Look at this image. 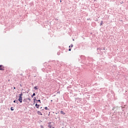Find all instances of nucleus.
I'll list each match as a JSON object with an SVG mask.
<instances>
[{"instance_id": "nucleus-15", "label": "nucleus", "mask_w": 128, "mask_h": 128, "mask_svg": "<svg viewBox=\"0 0 128 128\" xmlns=\"http://www.w3.org/2000/svg\"><path fill=\"white\" fill-rule=\"evenodd\" d=\"M68 50H69V52H70V50H72V49L71 48H69Z\"/></svg>"}, {"instance_id": "nucleus-6", "label": "nucleus", "mask_w": 128, "mask_h": 128, "mask_svg": "<svg viewBox=\"0 0 128 128\" xmlns=\"http://www.w3.org/2000/svg\"><path fill=\"white\" fill-rule=\"evenodd\" d=\"M18 96H22V93L20 92V94L19 92L18 93Z\"/></svg>"}, {"instance_id": "nucleus-13", "label": "nucleus", "mask_w": 128, "mask_h": 128, "mask_svg": "<svg viewBox=\"0 0 128 128\" xmlns=\"http://www.w3.org/2000/svg\"><path fill=\"white\" fill-rule=\"evenodd\" d=\"M10 110H14V108H12V107H11Z\"/></svg>"}, {"instance_id": "nucleus-16", "label": "nucleus", "mask_w": 128, "mask_h": 128, "mask_svg": "<svg viewBox=\"0 0 128 128\" xmlns=\"http://www.w3.org/2000/svg\"><path fill=\"white\" fill-rule=\"evenodd\" d=\"M38 102H40V100H38Z\"/></svg>"}, {"instance_id": "nucleus-11", "label": "nucleus", "mask_w": 128, "mask_h": 128, "mask_svg": "<svg viewBox=\"0 0 128 128\" xmlns=\"http://www.w3.org/2000/svg\"><path fill=\"white\" fill-rule=\"evenodd\" d=\"M45 110H48V107H45Z\"/></svg>"}, {"instance_id": "nucleus-2", "label": "nucleus", "mask_w": 128, "mask_h": 128, "mask_svg": "<svg viewBox=\"0 0 128 128\" xmlns=\"http://www.w3.org/2000/svg\"><path fill=\"white\" fill-rule=\"evenodd\" d=\"M0 70H4V66L0 65Z\"/></svg>"}, {"instance_id": "nucleus-20", "label": "nucleus", "mask_w": 128, "mask_h": 128, "mask_svg": "<svg viewBox=\"0 0 128 128\" xmlns=\"http://www.w3.org/2000/svg\"><path fill=\"white\" fill-rule=\"evenodd\" d=\"M73 40H74V39H73Z\"/></svg>"}, {"instance_id": "nucleus-7", "label": "nucleus", "mask_w": 128, "mask_h": 128, "mask_svg": "<svg viewBox=\"0 0 128 128\" xmlns=\"http://www.w3.org/2000/svg\"><path fill=\"white\" fill-rule=\"evenodd\" d=\"M60 114H66V113H64V111H62V110H61V111H60Z\"/></svg>"}, {"instance_id": "nucleus-3", "label": "nucleus", "mask_w": 128, "mask_h": 128, "mask_svg": "<svg viewBox=\"0 0 128 128\" xmlns=\"http://www.w3.org/2000/svg\"><path fill=\"white\" fill-rule=\"evenodd\" d=\"M37 113L39 116H42V112L40 111H38Z\"/></svg>"}, {"instance_id": "nucleus-5", "label": "nucleus", "mask_w": 128, "mask_h": 128, "mask_svg": "<svg viewBox=\"0 0 128 128\" xmlns=\"http://www.w3.org/2000/svg\"><path fill=\"white\" fill-rule=\"evenodd\" d=\"M52 123H49L48 128H52Z\"/></svg>"}, {"instance_id": "nucleus-19", "label": "nucleus", "mask_w": 128, "mask_h": 128, "mask_svg": "<svg viewBox=\"0 0 128 128\" xmlns=\"http://www.w3.org/2000/svg\"><path fill=\"white\" fill-rule=\"evenodd\" d=\"M60 2H62V0H60Z\"/></svg>"}, {"instance_id": "nucleus-17", "label": "nucleus", "mask_w": 128, "mask_h": 128, "mask_svg": "<svg viewBox=\"0 0 128 128\" xmlns=\"http://www.w3.org/2000/svg\"><path fill=\"white\" fill-rule=\"evenodd\" d=\"M14 90H16V87H14Z\"/></svg>"}, {"instance_id": "nucleus-18", "label": "nucleus", "mask_w": 128, "mask_h": 128, "mask_svg": "<svg viewBox=\"0 0 128 128\" xmlns=\"http://www.w3.org/2000/svg\"><path fill=\"white\" fill-rule=\"evenodd\" d=\"M102 23H101V24H100V26H102Z\"/></svg>"}, {"instance_id": "nucleus-14", "label": "nucleus", "mask_w": 128, "mask_h": 128, "mask_svg": "<svg viewBox=\"0 0 128 128\" xmlns=\"http://www.w3.org/2000/svg\"><path fill=\"white\" fill-rule=\"evenodd\" d=\"M70 46L71 48H72V46H74V45H72V44H71Z\"/></svg>"}, {"instance_id": "nucleus-9", "label": "nucleus", "mask_w": 128, "mask_h": 128, "mask_svg": "<svg viewBox=\"0 0 128 128\" xmlns=\"http://www.w3.org/2000/svg\"><path fill=\"white\" fill-rule=\"evenodd\" d=\"M18 100H15L14 101V102H16V104H18Z\"/></svg>"}, {"instance_id": "nucleus-10", "label": "nucleus", "mask_w": 128, "mask_h": 128, "mask_svg": "<svg viewBox=\"0 0 128 128\" xmlns=\"http://www.w3.org/2000/svg\"><path fill=\"white\" fill-rule=\"evenodd\" d=\"M34 90H38V87L36 86L34 87Z\"/></svg>"}, {"instance_id": "nucleus-22", "label": "nucleus", "mask_w": 128, "mask_h": 128, "mask_svg": "<svg viewBox=\"0 0 128 128\" xmlns=\"http://www.w3.org/2000/svg\"><path fill=\"white\" fill-rule=\"evenodd\" d=\"M52 128H54V127H52Z\"/></svg>"}, {"instance_id": "nucleus-4", "label": "nucleus", "mask_w": 128, "mask_h": 128, "mask_svg": "<svg viewBox=\"0 0 128 128\" xmlns=\"http://www.w3.org/2000/svg\"><path fill=\"white\" fill-rule=\"evenodd\" d=\"M36 108H40V104H36Z\"/></svg>"}, {"instance_id": "nucleus-8", "label": "nucleus", "mask_w": 128, "mask_h": 128, "mask_svg": "<svg viewBox=\"0 0 128 128\" xmlns=\"http://www.w3.org/2000/svg\"><path fill=\"white\" fill-rule=\"evenodd\" d=\"M36 96V93H33L32 95H31V96Z\"/></svg>"}, {"instance_id": "nucleus-21", "label": "nucleus", "mask_w": 128, "mask_h": 128, "mask_svg": "<svg viewBox=\"0 0 128 128\" xmlns=\"http://www.w3.org/2000/svg\"><path fill=\"white\" fill-rule=\"evenodd\" d=\"M69 48H70V46H69Z\"/></svg>"}, {"instance_id": "nucleus-1", "label": "nucleus", "mask_w": 128, "mask_h": 128, "mask_svg": "<svg viewBox=\"0 0 128 128\" xmlns=\"http://www.w3.org/2000/svg\"><path fill=\"white\" fill-rule=\"evenodd\" d=\"M18 100L20 102H22V96H20Z\"/></svg>"}, {"instance_id": "nucleus-12", "label": "nucleus", "mask_w": 128, "mask_h": 128, "mask_svg": "<svg viewBox=\"0 0 128 128\" xmlns=\"http://www.w3.org/2000/svg\"><path fill=\"white\" fill-rule=\"evenodd\" d=\"M97 50H100V48H97Z\"/></svg>"}]
</instances>
